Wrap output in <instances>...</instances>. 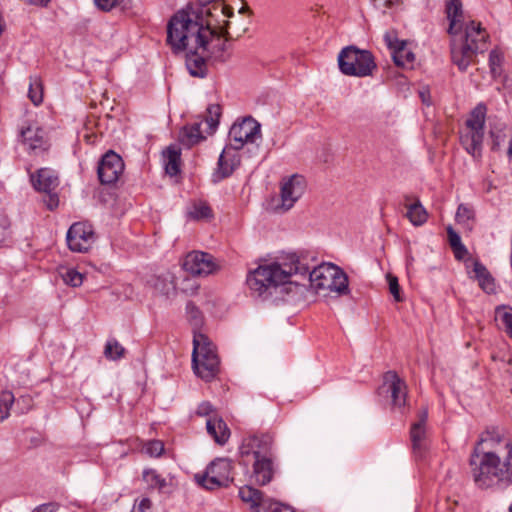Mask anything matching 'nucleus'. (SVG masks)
I'll list each match as a JSON object with an SVG mask.
<instances>
[{
    "label": "nucleus",
    "mask_w": 512,
    "mask_h": 512,
    "mask_svg": "<svg viewBox=\"0 0 512 512\" xmlns=\"http://www.w3.org/2000/svg\"><path fill=\"white\" fill-rule=\"evenodd\" d=\"M210 21H204L200 12L182 9L175 13L167 24V45L172 52L186 55V67L194 77H204L210 56L208 43L214 36Z\"/></svg>",
    "instance_id": "obj_1"
},
{
    "label": "nucleus",
    "mask_w": 512,
    "mask_h": 512,
    "mask_svg": "<svg viewBox=\"0 0 512 512\" xmlns=\"http://www.w3.org/2000/svg\"><path fill=\"white\" fill-rule=\"evenodd\" d=\"M308 266L304 259L297 254H289L285 261L262 265L251 271L246 283L254 295L271 294V289L286 283L299 285L297 280H291L294 275H305Z\"/></svg>",
    "instance_id": "obj_2"
},
{
    "label": "nucleus",
    "mask_w": 512,
    "mask_h": 512,
    "mask_svg": "<svg viewBox=\"0 0 512 512\" xmlns=\"http://www.w3.org/2000/svg\"><path fill=\"white\" fill-rule=\"evenodd\" d=\"M471 476L481 490L501 491L512 485V455H470Z\"/></svg>",
    "instance_id": "obj_3"
},
{
    "label": "nucleus",
    "mask_w": 512,
    "mask_h": 512,
    "mask_svg": "<svg viewBox=\"0 0 512 512\" xmlns=\"http://www.w3.org/2000/svg\"><path fill=\"white\" fill-rule=\"evenodd\" d=\"M451 43V59L460 71L475 63L478 54L484 53L489 46V34L481 22L469 19Z\"/></svg>",
    "instance_id": "obj_4"
},
{
    "label": "nucleus",
    "mask_w": 512,
    "mask_h": 512,
    "mask_svg": "<svg viewBox=\"0 0 512 512\" xmlns=\"http://www.w3.org/2000/svg\"><path fill=\"white\" fill-rule=\"evenodd\" d=\"M297 276L303 279H306L308 276L310 287L315 293L325 297H340L350 293L347 274L340 267L332 263H323L312 271L308 267V272L305 275H294V277Z\"/></svg>",
    "instance_id": "obj_5"
},
{
    "label": "nucleus",
    "mask_w": 512,
    "mask_h": 512,
    "mask_svg": "<svg viewBox=\"0 0 512 512\" xmlns=\"http://www.w3.org/2000/svg\"><path fill=\"white\" fill-rule=\"evenodd\" d=\"M338 65L344 75L366 77L377 68L372 53L355 46L343 48L338 55Z\"/></svg>",
    "instance_id": "obj_6"
},
{
    "label": "nucleus",
    "mask_w": 512,
    "mask_h": 512,
    "mask_svg": "<svg viewBox=\"0 0 512 512\" xmlns=\"http://www.w3.org/2000/svg\"><path fill=\"white\" fill-rule=\"evenodd\" d=\"M305 189L306 182L303 176L294 174L284 178L281 182L280 198L272 201L271 210L280 214L289 211L302 197Z\"/></svg>",
    "instance_id": "obj_7"
},
{
    "label": "nucleus",
    "mask_w": 512,
    "mask_h": 512,
    "mask_svg": "<svg viewBox=\"0 0 512 512\" xmlns=\"http://www.w3.org/2000/svg\"><path fill=\"white\" fill-rule=\"evenodd\" d=\"M232 462L227 458H217L207 467L204 474H196L195 478L201 486L208 490L227 487L233 478L231 477Z\"/></svg>",
    "instance_id": "obj_8"
},
{
    "label": "nucleus",
    "mask_w": 512,
    "mask_h": 512,
    "mask_svg": "<svg viewBox=\"0 0 512 512\" xmlns=\"http://www.w3.org/2000/svg\"><path fill=\"white\" fill-rule=\"evenodd\" d=\"M510 451L512 455V442L504 437L498 427H491L481 433L471 455L480 456L484 453L504 455Z\"/></svg>",
    "instance_id": "obj_9"
},
{
    "label": "nucleus",
    "mask_w": 512,
    "mask_h": 512,
    "mask_svg": "<svg viewBox=\"0 0 512 512\" xmlns=\"http://www.w3.org/2000/svg\"><path fill=\"white\" fill-rule=\"evenodd\" d=\"M259 139H261L260 124L252 117H246L241 122L234 123L229 130V145L237 150Z\"/></svg>",
    "instance_id": "obj_10"
},
{
    "label": "nucleus",
    "mask_w": 512,
    "mask_h": 512,
    "mask_svg": "<svg viewBox=\"0 0 512 512\" xmlns=\"http://www.w3.org/2000/svg\"><path fill=\"white\" fill-rule=\"evenodd\" d=\"M19 136L26 150L31 154H42L50 147L46 131L35 122H24L19 129Z\"/></svg>",
    "instance_id": "obj_11"
},
{
    "label": "nucleus",
    "mask_w": 512,
    "mask_h": 512,
    "mask_svg": "<svg viewBox=\"0 0 512 512\" xmlns=\"http://www.w3.org/2000/svg\"><path fill=\"white\" fill-rule=\"evenodd\" d=\"M31 182L37 191L46 194L47 198L44 199V202L48 209H55L59 204V198L55 192L59 185L56 173L51 169L41 168L31 175Z\"/></svg>",
    "instance_id": "obj_12"
},
{
    "label": "nucleus",
    "mask_w": 512,
    "mask_h": 512,
    "mask_svg": "<svg viewBox=\"0 0 512 512\" xmlns=\"http://www.w3.org/2000/svg\"><path fill=\"white\" fill-rule=\"evenodd\" d=\"M66 240L71 251L84 253L93 246L96 235L93 226L87 221H82L70 226Z\"/></svg>",
    "instance_id": "obj_13"
},
{
    "label": "nucleus",
    "mask_w": 512,
    "mask_h": 512,
    "mask_svg": "<svg viewBox=\"0 0 512 512\" xmlns=\"http://www.w3.org/2000/svg\"><path fill=\"white\" fill-rule=\"evenodd\" d=\"M183 269L193 276H208L218 270L215 258L206 252H189L183 261Z\"/></svg>",
    "instance_id": "obj_14"
},
{
    "label": "nucleus",
    "mask_w": 512,
    "mask_h": 512,
    "mask_svg": "<svg viewBox=\"0 0 512 512\" xmlns=\"http://www.w3.org/2000/svg\"><path fill=\"white\" fill-rule=\"evenodd\" d=\"M124 170L122 158L114 151H108L103 155L98 165V177L102 184L115 183Z\"/></svg>",
    "instance_id": "obj_15"
},
{
    "label": "nucleus",
    "mask_w": 512,
    "mask_h": 512,
    "mask_svg": "<svg viewBox=\"0 0 512 512\" xmlns=\"http://www.w3.org/2000/svg\"><path fill=\"white\" fill-rule=\"evenodd\" d=\"M273 439L268 434L253 435L245 438L239 452L242 458L253 456L254 459L272 455Z\"/></svg>",
    "instance_id": "obj_16"
},
{
    "label": "nucleus",
    "mask_w": 512,
    "mask_h": 512,
    "mask_svg": "<svg viewBox=\"0 0 512 512\" xmlns=\"http://www.w3.org/2000/svg\"><path fill=\"white\" fill-rule=\"evenodd\" d=\"M382 393L389 394L394 407L402 408L406 403L407 386L396 372L388 371L384 374Z\"/></svg>",
    "instance_id": "obj_17"
},
{
    "label": "nucleus",
    "mask_w": 512,
    "mask_h": 512,
    "mask_svg": "<svg viewBox=\"0 0 512 512\" xmlns=\"http://www.w3.org/2000/svg\"><path fill=\"white\" fill-rule=\"evenodd\" d=\"M384 41L391 51L394 63L399 67H405L413 63L415 55L406 47V41L400 40L395 31H387Z\"/></svg>",
    "instance_id": "obj_18"
},
{
    "label": "nucleus",
    "mask_w": 512,
    "mask_h": 512,
    "mask_svg": "<svg viewBox=\"0 0 512 512\" xmlns=\"http://www.w3.org/2000/svg\"><path fill=\"white\" fill-rule=\"evenodd\" d=\"M237 149L227 145L219 156L217 170L214 177L222 180L229 177L240 164V156Z\"/></svg>",
    "instance_id": "obj_19"
},
{
    "label": "nucleus",
    "mask_w": 512,
    "mask_h": 512,
    "mask_svg": "<svg viewBox=\"0 0 512 512\" xmlns=\"http://www.w3.org/2000/svg\"><path fill=\"white\" fill-rule=\"evenodd\" d=\"M219 357L218 356H209V357H193L192 365L194 372L197 376L205 381H211L216 377L219 372Z\"/></svg>",
    "instance_id": "obj_20"
},
{
    "label": "nucleus",
    "mask_w": 512,
    "mask_h": 512,
    "mask_svg": "<svg viewBox=\"0 0 512 512\" xmlns=\"http://www.w3.org/2000/svg\"><path fill=\"white\" fill-rule=\"evenodd\" d=\"M445 11L449 20L448 33L457 35L462 26L467 22L461 0H445Z\"/></svg>",
    "instance_id": "obj_21"
},
{
    "label": "nucleus",
    "mask_w": 512,
    "mask_h": 512,
    "mask_svg": "<svg viewBox=\"0 0 512 512\" xmlns=\"http://www.w3.org/2000/svg\"><path fill=\"white\" fill-rule=\"evenodd\" d=\"M275 473V465L272 455L254 459L253 476L256 483L266 485L271 482Z\"/></svg>",
    "instance_id": "obj_22"
},
{
    "label": "nucleus",
    "mask_w": 512,
    "mask_h": 512,
    "mask_svg": "<svg viewBox=\"0 0 512 512\" xmlns=\"http://www.w3.org/2000/svg\"><path fill=\"white\" fill-rule=\"evenodd\" d=\"M483 139L484 131L477 129H466L460 136L462 146L474 158L481 156Z\"/></svg>",
    "instance_id": "obj_23"
},
{
    "label": "nucleus",
    "mask_w": 512,
    "mask_h": 512,
    "mask_svg": "<svg viewBox=\"0 0 512 512\" xmlns=\"http://www.w3.org/2000/svg\"><path fill=\"white\" fill-rule=\"evenodd\" d=\"M207 433L218 445H224L230 438L231 432L226 422L216 415L206 420Z\"/></svg>",
    "instance_id": "obj_24"
},
{
    "label": "nucleus",
    "mask_w": 512,
    "mask_h": 512,
    "mask_svg": "<svg viewBox=\"0 0 512 512\" xmlns=\"http://www.w3.org/2000/svg\"><path fill=\"white\" fill-rule=\"evenodd\" d=\"M419 419L417 422H415L410 430V437L412 441L413 450L419 454L422 453V451L425 448V435H426V428L425 424L428 417V412L426 409H423L419 412L418 415Z\"/></svg>",
    "instance_id": "obj_25"
},
{
    "label": "nucleus",
    "mask_w": 512,
    "mask_h": 512,
    "mask_svg": "<svg viewBox=\"0 0 512 512\" xmlns=\"http://www.w3.org/2000/svg\"><path fill=\"white\" fill-rule=\"evenodd\" d=\"M239 497L243 502L250 505L253 512L263 511L262 504L265 501H270V498H265L261 491L251 486L241 487L239 489Z\"/></svg>",
    "instance_id": "obj_26"
},
{
    "label": "nucleus",
    "mask_w": 512,
    "mask_h": 512,
    "mask_svg": "<svg viewBox=\"0 0 512 512\" xmlns=\"http://www.w3.org/2000/svg\"><path fill=\"white\" fill-rule=\"evenodd\" d=\"M195 356H218L215 346L211 343L209 338L202 333H194L192 358Z\"/></svg>",
    "instance_id": "obj_27"
},
{
    "label": "nucleus",
    "mask_w": 512,
    "mask_h": 512,
    "mask_svg": "<svg viewBox=\"0 0 512 512\" xmlns=\"http://www.w3.org/2000/svg\"><path fill=\"white\" fill-rule=\"evenodd\" d=\"M201 123L195 122L184 126L179 133L180 142L187 147H192L205 139L201 132Z\"/></svg>",
    "instance_id": "obj_28"
},
{
    "label": "nucleus",
    "mask_w": 512,
    "mask_h": 512,
    "mask_svg": "<svg viewBox=\"0 0 512 512\" xmlns=\"http://www.w3.org/2000/svg\"><path fill=\"white\" fill-rule=\"evenodd\" d=\"M198 3L203 6L202 8H194V7H187L186 9H194L200 12V15L202 18L204 14L208 16H217V13L219 12L224 17L231 18L234 15L233 8L230 6H226L222 3H215L211 8H204L207 4L213 2L214 0H197ZM206 21L205 19H203Z\"/></svg>",
    "instance_id": "obj_29"
},
{
    "label": "nucleus",
    "mask_w": 512,
    "mask_h": 512,
    "mask_svg": "<svg viewBox=\"0 0 512 512\" xmlns=\"http://www.w3.org/2000/svg\"><path fill=\"white\" fill-rule=\"evenodd\" d=\"M473 273L475 275V278L477 279L479 286L486 292V293H492L495 290V283L494 279L487 270V268L481 264L480 262L476 261L473 265Z\"/></svg>",
    "instance_id": "obj_30"
},
{
    "label": "nucleus",
    "mask_w": 512,
    "mask_h": 512,
    "mask_svg": "<svg viewBox=\"0 0 512 512\" xmlns=\"http://www.w3.org/2000/svg\"><path fill=\"white\" fill-rule=\"evenodd\" d=\"M487 108L483 103L478 104L471 112L465 122L466 129H477L484 131Z\"/></svg>",
    "instance_id": "obj_31"
},
{
    "label": "nucleus",
    "mask_w": 512,
    "mask_h": 512,
    "mask_svg": "<svg viewBox=\"0 0 512 512\" xmlns=\"http://www.w3.org/2000/svg\"><path fill=\"white\" fill-rule=\"evenodd\" d=\"M180 155V151L172 146L163 152L165 171L170 176H176L180 172Z\"/></svg>",
    "instance_id": "obj_32"
},
{
    "label": "nucleus",
    "mask_w": 512,
    "mask_h": 512,
    "mask_svg": "<svg viewBox=\"0 0 512 512\" xmlns=\"http://www.w3.org/2000/svg\"><path fill=\"white\" fill-rule=\"evenodd\" d=\"M142 477L150 489H157L159 492H163L168 486L166 479L155 469H145Z\"/></svg>",
    "instance_id": "obj_33"
},
{
    "label": "nucleus",
    "mask_w": 512,
    "mask_h": 512,
    "mask_svg": "<svg viewBox=\"0 0 512 512\" xmlns=\"http://www.w3.org/2000/svg\"><path fill=\"white\" fill-rule=\"evenodd\" d=\"M407 217L414 226L423 225L428 218L426 209L419 201L408 206Z\"/></svg>",
    "instance_id": "obj_34"
},
{
    "label": "nucleus",
    "mask_w": 512,
    "mask_h": 512,
    "mask_svg": "<svg viewBox=\"0 0 512 512\" xmlns=\"http://www.w3.org/2000/svg\"><path fill=\"white\" fill-rule=\"evenodd\" d=\"M495 319L499 320L507 335L512 338V308L499 305L495 308Z\"/></svg>",
    "instance_id": "obj_35"
},
{
    "label": "nucleus",
    "mask_w": 512,
    "mask_h": 512,
    "mask_svg": "<svg viewBox=\"0 0 512 512\" xmlns=\"http://www.w3.org/2000/svg\"><path fill=\"white\" fill-rule=\"evenodd\" d=\"M188 215L194 220H204L212 218L213 212L208 203L204 201H197L191 206L188 211Z\"/></svg>",
    "instance_id": "obj_36"
},
{
    "label": "nucleus",
    "mask_w": 512,
    "mask_h": 512,
    "mask_svg": "<svg viewBox=\"0 0 512 512\" xmlns=\"http://www.w3.org/2000/svg\"><path fill=\"white\" fill-rule=\"evenodd\" d=\"M60 276L64 283L71 287H79L84 280V274L78 272L75 268H63Z\"/></svg>",
    "instance_id": "obj_37"
},
{
    "label": "nucleus",
    "mask_w": 512,
    "mask_h": 512,
    "mask_svg": "<svg viewBox=\"0 0 512 512\" xmlns=\"http://www.w3.org/2000/svg\"><path fill=\"white\" fill-rule=\"evenodd\" d=\"M125 348L116 340V339H109L106 342L105 349H104V355L109 360H119L125 355Z\"/></svg>",
    "instance_id": "obj_38"
},
{
    "label": "nucleus",
    "mask_w": 512,
    "mask_h": 512,
    "mask_svg": "<svg viewBox=\"0 0 512 512\" xmlns=\"http://www.w3.org/2000/svg\"><path fill=\"white\" fill-rule=\"evenodd\" d=\"M28 97L34 105H39L43 101V86L39 77H30Z\"/></svg>",
    "instance_id": "obj_39"
},
{
    "label": "nucleus",
    "mask_w": 512,
    "mask_h": 512,
    "mask_svg": "<svg viewBox=\"0 0 512 512\" xmlns=\"http://www.w3.org/2000/svg\"><path fill=\"white\" fill-rule=\"evenodd\" d=\"M205 123L208 125L209 130L207 131L209 134L215 132L219 119L221 116V107L218 104H211L207 107L206 110Z\"/></svg>",
    "instance_id": "obj_40"
},
{
    "label": "nucleus",
    "mask_w": 512,
    "mask_h": 512,
    "mask_svg": "<svg viewBox=\"0 0 512 512\" xmlns=\"http://www.w3.org/2000/svg\"><path fill=\"white\" fill-rule=\"evenodd\" d=\"M455 218L458 224L464 225L468 229H472L474 211L469 206L465 204H460L457 208Z\"/></svg>",
    "instance_id": "obj_41"
},
{
    "label": "nucleus",
    "mask_w": 512,
    "mask_h": 512,
    "mask_svg": "<svg viewBox=\"0 0 512 512\" xmlns=\"http://www.w3.org/2000/svg\"><path fill=\"white\" fill-rule=\"evenodd\" d=\"M15 401V397L10 391L0 393V421L7 419L10 415V409Z\"/></svg>",
    "instance_id": "obj_42"
},
{
    "label": "nucleus",
    "mask_w": 512,
    "mask_h": 512,
    "mask_svg": "<svg viewBox=\"0 0 512 512\" xmlns=\"http://www.w3.org/2000/svg\"><path fill=\"white\" fill-rule=\"evenodd\" d=\"M503 56L497 50H492L489 54V67L493 77L500 75Z\"/></svg>",
    "instance_id": "obj_43"
},
{
    "label": "nucleus",
    "mask_w": 512,
    "mask_h": 512,
    "mask_svg": "<svg viewBox=\"0 0 512 512\" xmlns=\"http://www.w3.org/2000/svg\"><path fill=\"white\" fill-rule=\"evenodd\" d=\"M263 511L259 512H295L294 509L288 505L270 499L262 504Z\"/></svg>",
    "instance_id": "obj_44"
},
{
    "label": "nucleus",
    "mask_w": 512,
    "mask_h": 512,
    "mask_svg": "<svg viewBox=\"0 0 512 512\" xmlns=\"http://www.w3.org/2000/svg\"><path fill=\"white\" fill-rule=\"evenodd\" d=\"M143 450L150 457H160L164 452V444L160 440H150L145 443Z\"/></svg>",
    "instance_id": "obj_45"
},
{
    "label": "nucleus",
    "mask_w": 512,
    "mask_h": 512,
    "mask_svg": "<svg viewBox=\"0 0 512 512\" xmlns=\"http://www.w3.org/2000/svg\"><path fill=\"white\" fill-rule=\"evenodd\" d=\"M490 137L492 139L491 149L493 151H499L503 143H505L507 139V134L504 130H491Z\"/></svg>",
    "instance_id": "obj_46"
},
{
    "label": "nucleus",
    "mask_w": 512,
    "mask_h": 512,
    "mask_svg": "<svg viewBox=\"0 0 512 512\" xmlns=\"http://www.w3.org/2000/svg\"><path fill=\"white\" fill-rule=\"evenodd\" d=\"M149 283L159 292L168 293V275L153 276Z\"/></svg>",
    "instance_id": "obj_47"
},
{
    "label": "nucleus",
    "mask_w": 512,
    "mask_h": 512,
    "mask_svg": "<svg viewBox=\"0 0 512 512\" xmlns=\"http://www.w3.org/2000/svg\"><path fill=\"white\" fill-rule=\"evenodd\" d=\"M186 312L194 326H199L202 323L201 312L192 302L187 303Z\"/></svg>",
    "instance_id": "obj_48"
},
{
    "label": "nucleus",
    "mask_w": 512,
    "mask_h": 512,
    "mask_svg": "<svg viewBox=\"0 0 512 512\" xmlns=\"http://www.w3.org/2000/svg\"><path fill=\"white\" fill-rule=\"evenodd\" d=\"M387 280H388V284H389V291L393 295L394 300L396 302H401L402 297L400 295V286H399L397 277H395L391 274H388Z\"/></svg>",
    "instance_id": "obj_49"
},
{
    "label": "nucleus",
    "mask_w": 512,
    "mask_h": 512,
    "mask_svg": "<svg viewBox=\"0 0 512 512\" xmlns=\"http://www.w3.org/2000/svg\"><path fill=\"white\" fill-rule=\"evenodd\" d=\"M214 412L212 404L208 401L200 403L196 410V415L201 417H212L211 414Z\"/></svg>",
    "instance_id": "obj_50"
},
{
    "label": "nucleus",
    "mask_w": 512,
    "mask_h": 512,
    "mask_svg": "<svg viewBox=\"0 0 512 512\" xmlns=\"http://www.w3.org/2000/svg\"><path fill=\"white\" fill-rule=\"evenodd\" d=\"M9 235V221L6 217L0 216V245L3 244Z\"/></svg>",
    "instance_id": "obj_51"
},
{
    "label": "nucleus",
    "mask_w": 512,
    "mask_h": 512,
    "mask_svg": "<svg viewBox=\"0 0 512 512\" xmlns=\"http://www.w3.org/2000/svg\"><path fill=\"white\" fill-rule=\"evenodd\" d=\"M446 231L451 248H454L462 244L459 234L452 228V226H448L446 228Z\"/></svg>",
    "instance_id": "obj_52"
},
{
    "label": "nucleus",
    "mask_w": 512,
    "mask_h": 512,
    "mask_svg": "<svg viewBox=\"0 0 512 512\" xmlns=\"http://www.w3.org/2000/svg\"><path fill=\"white\" fill-rule=\"evenodd\" d=\"M59 504L56 502H48L35 507L32 512H57Z\"/></svg>",
    "instance_id": "obj_53"
},
{
    "label": "nucleus",
    "mask_w": 512,
    "mask_h": 512,
    "mask_svg": "<svg viewBox=\"0 0 512 512\" xmlns=\"http://www.w3.org/2000/svg\"><path fill=\"white\" fill-rule=\"evenodd\" d=\"M95 5L102 11L112 10L118 3V0H94Z\"/></svg>",
    "instance_id": "obj_54"
},
{
    "label": "nucleus",
    "mask_w": 512,
    "mask_h": 512,
    "mask_svg": "<svg viewBox=\"0 0 512 512\" xmlns=\"http://www.w3.org/2000/svg\"><path fill=\"white\" fill-rule=\"evenodd\" d=\"M372 1L376 8L383 9V10L390 8L394 3V0H372Z\"/></svg>",
    "instance_id": "obj_55"
},
{
    "label": "nucleus",
    "mask_w": 512,
    "mask_h": 512,
    "mask_svg": "<svg viewBox=\"0 0 512 512\" xmlns=\"http://www.w3.org/2000/svg\"><path fill=\"white\" fill-rule=\"evenodd\" d=\"M452 250L457 259H463V257L468 253V250L463 245V243L460 244L459 246L452 248Z\"/></svg>",
    "instance_id": "obj_56"
},
{
    "label": "nucleus",
    "mask_w": 512,
    "mask_h": 512,
    "mask_svg": "<svg viewBox=\"0 0 512 512\" xmlns=\"http://www.w3.org/2000/svg\"><path fill=\"white\" fill-rule=\"evenodd\" d=\"M151 500L149 498H143L138 504L139 512H145L146 510L151 508Z\"/></svg>",
    "instance_id": "obj_57"
},
{
    "label": "nucleus",
    "mask_w": 512,
    "mask_h": 512,
    "mask_svg": "<svg viewBox=\"0 0 512 512\" xmlns=\"http://www.w3.org/2000/svg\"><path fill=\"white\" fill-rule=\"evenodd\" d=\"M231 28H232V22L225 21V25L223 27V36L226 38V40L232 39V35L230 33Z\"/></svg>",
    "instance_id": "obj_58"
},
{
    "label": "nucleus",
    "mask_w": 512,
    "mask_h": 512,
    "mask_svg": "<svg viewBox=\"0 0 512 512\" xmlns=\"http://www.w3.org/2000/svg\"><path fill=\"white\" fill-rule=\"evenodd\" d=\"M419 95L424 104L430 105V93L428 90L420 91Z\"/></svg>",
    "instance_id": "obj_59"
},
{
    "label": "nucleus",
    "mask_w": 512,
    "mask_h": 512,
    "mask_svg": "<svg viewBox=\"0 0 512 512\" xmlns=\"http://www.w3.org/2000/svg\"><path fill=\"white\" fill-rule=\"evenodd\" d=\"M26 3L30 4V5H42V6H45L47 5L50 0H25Z\"/></svg>",
    "instance_id": "obj_60"
},
{
    "label": "nucleus",
    "mask_w": 512,
    "mask_h": 512,
    "mask_svg": "<svg viewBox=\"0 0 512 512\" xmlns=\"http://www.w3.org/2000/svg\"><path fill=\"white\" fill-rule=\"evenodd\" d=\"M507 153H508V156L510 158H512V139H510V141H509V147H508Z\"/></svg>",
    "instance_id": "obj_61"
},
{
    "label": "nucleus",
    "mask_w": 512,
    "mask_h": 512,
    "mask_svg": "<svg viewBox=\"0 0 512 512\" xmlns=\"http://www.w3.org/2000/svg\"><path fill=\"white\" fill-rule=\"evenodd\" d=\"M509 510H510V512H512V503H511V506H510Z\"/></svg>",
    "instance_id": "obj_62"
}]
</instances>
